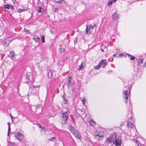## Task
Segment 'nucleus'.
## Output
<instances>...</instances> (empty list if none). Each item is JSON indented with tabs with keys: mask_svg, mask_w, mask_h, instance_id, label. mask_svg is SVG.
Returning <instances> with one entry per match:
<instances>
[{
	"mask_svg": "<svg viewBox=\"0 0 146 146\" xmlns=\"http://www.w3.org/2000/svg\"><path fill=\"white\" fill-rule=\"evenodd\" d=\"M113 143L116 146H121V138L119 137H117L115 133L113 134Z\"/></svg>",
	"mask_w": 146,
	"mask_h": 146,
	"instance_id": "f257e3e1",
	"label": "nucleus"
},
{
	"mask_svg": "<svg viewBox=\"0 0 146 146\" xmlns=\"http://www.w3.org/2000/svg\"><path fill=\"white\" fill-rule=\"evenodd\" d=\"M68 115L69 113L67 111L63 112L62 116L61 118V122L62 124H65L67 123Z\"/></svg>",
	"mask_w": 146,
	"mask_h": 146,
	"instance_id": "f03ea898",
	"label": "nucleus"
},
{
	"mask_svg": "<svg viewBox=\"0 0 146 146\" xmlns=\"http://www.w3.org/2000/svg\"><path fill=\"white\" fill-rule=\"evenodd\" d=\"M94 28V26L92 25H90L89 26L86 25V33L90 35L92 32Z\"/></svg>",
	"mask_w": 146,
	"mask_h": 146,
	"instance_id": "7ed1b4c3",
	"label": "nucleus"
},
{
	"mask_svg": "<svg viewBox=\"0 0 146 146\" xmlns=\"http://www.w3.org/2000/svg\"><path fill=\"white\" fill-rule=\"evenodd\" d=\"M13 39L11 37H9L5 39L3 42V45L7 46L8 44Z\"/></svg>",
	"mask_w": 146,
	"mask_h": 146,
	"instance_id": "20e7f679",
	"label": "nucleus"
},
{
	"mask_svg": "<svg viewBox=\"0 0 146 146\" xmlns=\"http://www.w3.org/2000/svg\"><path fill=\"white\" fill-rule=\"evenodd\" d=\"M16 138L20 141H21L23 138V136L19 132H17L15 135Z\"/></svg>",
	"mask_w": 146,
	"mask_h": 146,
	"instance_id": "39448f33",
	"label": "nucleus"
},
{
	"mask_svg": "<svg viewBox=\"0 0 146 146\" xmlns=\"http://www.w3.org/2000/svg\"><path fill=\"white\" fill-rule=\"evenodd\" d=\"M130 94L128 93L127 90H123V96L125 100H128V97Z\"/></svg>",
	"mask_w": 146,
	"mask_h": 146,
	"instance_id": "423d86ee",
	"label": "nucleus"
},
{
	"mask_svg": "<svg viewBox=\"0 0 146 146\" xmlns=\"http://www.w3.org/2000/svg\"><path fill=\"white\" fill-rule=\"evenodd\" d=\"M5 9H11L13 10L14 9V7L13 5H11L10 4H7L3 5Z\"/></svg>",
	"mask_w": 146,
	"mask_h": 146,
	"instance_id": "0eeeda50",
	"label": "nucleus"
},
{
	"mask_svg": "<svg viewBox=\"0 0 146 146\" xmlns=\"http://www.w3.org/2000/svg\"><path fill=\"white\" fill-rule=\"evenodd\" d=\"M72 133L78 139H80L81 136L79 134L78 132L77 131L75 130L72 132Z\"/></svg>",
	"mask_w": 146,
	"mask_h": 146,
	"instance_id": "6e6552de",
	"label": "nucleus"
},
{
	"mask_svg": "<svg viewBox=\"0 0 146 146\" xmlns=\"http://www.w3.org/2000/svg\"><path fill=\"white\" fill-rule=\"evenodd\" d=\"M106 142H107L109 143H111L113 142V135L112 136H110L108 138L106 141Z\"/></svg>",
	"mask_w": 146,
	"mask_h": 146,
	"instance_id": "1a4fd4ad",
	"label": "nucleus"
},
{
	"mask_svg": "<svg viewBox=\"0 0 146 146\" xmlns=\"http://www.w3.org/2000/svg\"><path fill=\"white\" fill-rule=\"evenodd\" d=\"M118 17V15L116 12L113 15L112 19L113 20H116Z\"/></svg>",
	"mask_w": 146,
	"mask_h": 146,
	"instance_id": "9d476101",
	"label": "nucleus"
},
{
	"mask_svg": "<svg viewBox=\"0 0 146 146\" xmlns=\"http://www.w3.org/2000/svg\"><path fill=\"white\" fill-rule=\"evenodd\" d=\"M117 1V0H109L107 4V6L109 7L113 3H115Z\"/></svg>",
	"mask_w": 146,
	"mask_h": 146,
	"instance_id": "9b49d317",
	"label": "nucleus"
},
{
	"mask_svg": "<svg viewBox=\"0 0 146 146\" xmlns=\"http://www.w3.org/2000/svg\"><path fill=\"white\" fill-rule=\"evenodd\" d=\"M15 55V54L14 51H12L10 52L9 57L12 60Z\"/></svg>",
	"mask_w": 146,
	"mask_h": 146,
	"instance_id": "f8f14e48",
	"label": "nucleus"
},
{
	"mask_svg": "<svg viewBox=\"0 0 146 146\" xmlns=\"http://www.w3.org/2000/svg\"><path fill=\"white\" fill-rule=\"evenodd\" d=\"M101 65L103 68H104L107 65V63L104 60H102L101 63Z\"/></svg>",
	"mask_w": 146,
	"mask_h": 146,
	"instance_id": "ddd939ff",
	"label": "nucleus"
},
{
	"mask_svg": "<svg viewBox=\"0 0 146 146\" xmlns=\"http://www.w3.org/2000/svg\"><path fill=\"white\" fill-rule=\"evenodd\" d=\"M127 54V55L128 57L129 58L130 60H133L135 58V56H132L131 55V54H128V53Z\"/></svg>",
	"mask_w": 146,
	"mask_h": 146,
	"instance_id": "4468645a",
	"label": "nucleus"
},
{
	"mask_svg": "<svg viewBox=\"0 0 146 146\" xmlns=\"http://www.w3.org/2000/svg\"><path fill=\"white\" fill-rule=\"evenodd\" d=\"M127 126L129 128L131 129L133 128V125L131 122H129L128 123Z\"/></svg>",
	"mask_w": 146,
	"mask_h": 146,
	"instance_id": "2eb2a0df",
	"label": "nucleus"
},
{
	"mask_svg": "<svg viewBox=\"0 0 146 146\" xmlns=\"http://www.w3.org/2000/svg\"><path fill=\"white\" fill-rule=\"evenodd\" d=\"M72 79V77H69L68 78V84H67V86L68 87H70L71 86V85L70 84V83L71 82V80Z\"/></svg>",
	"mask_w": 146,
	"mask_h": 146,
	"instance_id": "dca6fc26",
	"label": "nucleus"
},
{
	"mask_svg": "<svg viewBox=\"0 0 146 146\" xmlns=\"http://www.w3.org/2000/svg\"><path fill=\"white\" fill-rule=\"evenodd\" d=\"M33 39L36 42H38L39 40V38L37 35L34 36Z\"/></svg>",
	"mask_w": 146,
	"mask_h": 146,
	"instance_id": "f3484780",
	"label": "nucleus"
},
{
	"mask_svg": "<svg viewBox=\"0 0 146 146\" xmlns=\"http://www.w3.org/2000/svg\"><path fill=\"white\" fill-rule=\"evenodd\" d=\"M90 123L91 125L93 126H95L96 125V123L93 120H91L90 122Z\"/></svg>",
	"mask_w": 146,
	"mask_h": 146,
	"instance_id": "a211bd4d",
	"label": "nucleus"
},
{
	"mask_svg": "<svg viewBox=\"0 0 146 146\" xmlns=\"http://www.w3.org/2000/svg\"><path fill=\"white\" fill-rule=\"evenodd\" d=\"M38 8L39 9L38 10V13H42L44 11V10L40 7H38Z\"/></svg>",
	"mask_w": 146,
	"mask_h": 146,
	"instance_id": "6ab92c4d",
	"label": "nucleus"
},
{
	"mask_svg": "<svg viewBox=\"0 0 146 146\" xmlns=\"http://www.w3.org/2000/svg\"><path fill=\"white\" fill-rule=\"evenodd\" d=\"M30 76H29L28 75H27V76L26 77V82L27 83L29 82L30 81Z\"/></svg>",
	"mask_w": 146,
	"mask_h": 146,
	"instance_id": "aec40b11",
	"label": "nucleus"
},
{
	"mask_svg": "<svg viewBox=\"0 0 146 146\" xmlns=\"http://www.w3.org/2000/svg\"><path fill=\"white\" fill-rule=\"evenodd\" d=\"M96 139H99V138L102 137H103V135H100V133L98 134H97L96 136Z\"/></svg>",
	"mask_w": 146,
	"mask_h": 146,
	"instance_id": "412c9836",
	"label": "nucleus"
},
{
	"mask_svg": "<svg viewBox=\"0 0 146 146\" xmlns=\"http://www.w3.org/2000/svg\"><path fill=\"white\" fill-rule=\"evenodd\" d=\"M41 41L42 43H44L45 42L44 37L43 35L41 36Z\"/></svg>",
	"mask_w": 146,
	"mask_h": 146,
	"instance_id": "4be33fe9",
	"label": "nucleus"
},
{
	"mask_svg": "<svg viewBox=\"0 0 146 146\" xmlns=\"http://www.w3.org/2000/svg\"><path fill=\"white\" fill-rule=\"evenodd\" d=\"M59 50L61 53L64 52L65 50V49L63 48H59Z\"/></svg>",
	"mask_w": 146,
	"mask_h": 146,
	"instance_id": "5701e85b",
	"label": "nucleus"
},
{
	"mask_svg": "<svg viewBox=\"0 0 146 146\" xmlns=\"http://www.w3.org/2000/svg\"><path fill=\"white\" fill-rule=\"evenodd\" d=\"M83 67V63L82 62L81 64L78 66V70H81L82 68Z\"/></svg>",
	"mask_w": 146,
	"mask_h": 146,
	"instance_id": "b1692460",
	"label": "nucleus"
},
{
	"mask_svg": "<svg viewBox=\"0 0 146 146\" xmlns=\"http://www.w3.org/2000/svg\"><path fill=\"white\" fill-rule=\"evenodd\" d=\"M105 46L104 45V44H102L101 45V48L104 49L105 51H107V48L106 47H105Z\"/></svg>",
	"mask_w": 146,
	"mask_h": 146,
	"instance_id": "393cba45",
	"label": "nucleus"
},
{
	"mask_svg": "<svg viewBox=\"0 0 146 146\" xmlns=\"http://www.w3.org/2000/svg\"><path fill=\"white\" fill-rule=\"evenodd\" d=\"M8 145L10 146H13L14 144L11 142H8Z\"/></svg>",
	"mask_w": 146,
	"mask_h": 146,
	"instance_id": "a878e982",
	"label": "nucleus"
},
{
	"mask_svg": "<svg viewBox=\"0 0 146 146\" xmlns=\"http://www.w3.org/2000/svg\"><path fill=\"white\" fill-rule=\"evenodd\" d=\"M143 59H140L139 60L138 63L139 64H141L143 63Z\"/></svg>",
	"mask_w": 146,
	"mask_h": 146,
	"instance_id": "bb28decb",
	"label": "nucleus"
},
{
	"mask_svg": "<svg viewBox=\"0 0 146 146\" xmlns=\"http://www.w3.org/2000/svg\"><path fill=\"white\" fill-rule=\"evenodd\" d=\"M7 124L8 125V129H9V131H11V127H10V125H11V124L9 122H8L7 123Z\"/></svg>",
	"mask_w": 146,
	"mask_h": 146,
	"instance_id": "cd10ccee",
	"label": "nucleus"
},
{
	"mask_svg": "<svg viewBox=\"0 0 146 146\" xmlns=\"http://www.w3.org/2000/svg\"><path fill=\"white\" fill-rule=\"evenodd\" d=\"M70 130L72 133V132L76 130L74 129L72 127L70 128Z\"/></svg>",
	"mask_w": 146,
	"mask_h": 146,
	"instance_id": "c85d7f7f",
	"label": "nucleus"
},
{
	"mask_svg": "<svg viewBox=\"0 0 146 146\" xmlns=\"http://www.w3.org/2000/svg\"><path fill=\"white\" fill-rule=\"evenodd\" d=\"M100 68V66L99 65H98L97 66H96L94 67V68L96 69H99Z\"/></svg>",
	"mask_w": 146,
	"mask_h": 146,
	"instance_id": "c756f323",
	"label": "nucleus"
},
{
	"mask_svg": "<svg viewBox=\"0 0 146 146\" xmlns=\"http://www.w3.org/2000/svg\"><path fill=\"white\" fill-rule=\"evenodd\" d=\"M136 143L137 144L138 146H141V145L139 143L137 140H136Z\"/></svg>",
	"mask_w": 146,
	"mask_h": 146,
	"instance_id": "7c9ffc66",
	"label": "nucleus"
},
{
	"mask_svg": "<svg viewBox=\"0 0 146 146\" xmlns=\"http://www.w3.org/2000/svg\"><path fill=\"white\" fill-rule=\"evenodd\" d=\"M63 2V1L61 0H60V1H56V3H58V4H60V3H62Z\"/></svg>",
	"mask_w": 146,
	"mask_h": 146,
	"instance_id": "2f4dec72",
	"label": "nucleus"
},
{
	"mask_svg": "<svg viewBox=\"0 0 146 146\" xmlns=\"http://www.w3.org/2000/svg\"><path fill=\"white\" fill-rule=\"evenodd\" d=\"M85 99H83L82 100V102L84 105V104H85Z\"/></svg>",
	"mask_w": 146,
	"mask_h": 146,
	"instance_id": "473e14b6",
	"label": "nucleus"
},
{
	"mask_svg": "<svg viewBox=\"0 0 146 146\" xmlns=\"http://www.w3.org/2000/svg\"><path fill=\"white\" fill-rule=\"evenodd\" d=\"M55 139V138L54 137H52L51 138H50L49 139V140H50L51 141H53V140Z\"/></svg>",
	"mask_w": 146,
	"mask_h": 146,
	"instance_id": "72a5a7b5",
	"label": "nucleus"
},
{
	"mask_svg": "<svg viewBox=\"0 0 146 146\" xmlns=\"http://www.w3.org/2000/svg\"><path fill=\"white\" fill-rule=\"evenodd\" d=\"M36 125L39 127L42 128V127L40 125L39 123H36Z\"/></svg>",
	"mask_w": 146,
	"mask_h": 146,
	"instance_id": "f704fd0d",
	"label": "nucleus"
},
{
	"mask_svg": "<svg viewBox=\"0 0 146 146\" xmlns=\"http://www.w3.org/2000/svg\"><path fill=\"white\" fill-rule=\"evenodd\" d=\"M22 12V9H19L18 10V12L19 13H21Z\"/></svg>",
	"mask_w": 146,
	"mask_h": 146,
	"instance_id": "c9c22d12",
	"label": "nucleus"
},
{
	"mask_svg": "<svg viewBox=\"0 0 146 146\" xmlns=\"http://www.w3.org/2000/svg\"><path fill=\"white\" fill-rule=\"evenodd\" d=\"M10 115L11 118V119L12 121V122H13L14 121L13 120V117L12 116V115L11 114H10Z\"/></svg>",
	"mask_w": 146,
	"mask_h": 146,
	"instance_id": "e433bc0d",
	"label": "nucleus"
},
{
	"mask_svg": "<svg viewBox=\"0 0 146 146\" xmlns=\"http://www.w3.org/2000/svg\"><path fill=\"white\" fill-rule=\"evenodd\" d=\"M62 98L63 99V100L65 101L66 102V98L64 97H63Z\"/></svg>",
	"mask_w": 146,
	"mask_h": 146,
	"instance_id": "4c0bfd02",
	"label": "nucleus"
},
{
	"mask_svg": "<svg viewBox=\"0 0 146 146\" xmlns=\"http://www.w3.org/2000/svg\"><path fill=\"white\" fill-rule=\"evenodd\" d=\"M76 40L74 41V43L75 44L76 43H77V38H75Z\"/></svg>",
	"mask_w": 146,
	"mask_h": 146,
	"instance_id": "58836bf2",
	"label": "nucleus"
},
{
	"mask_svg": "<svg viewBox=\"0 0 146 146\" xmlns=\"http://www.w3.org/2000/svg\"><path fill=\"white\" fill-rule=\"evenodd\" d=\"M10 131H9V129H8V131L7 133V136H8L9 135V132H10Z\"/></svg>",
	"mask_w": 146,
	"mask_h": 146,
	"instance_id": "ea45409f",
	"label": "nucleus"
},
{
	"mask_svg": "<svg viewBox=\"0 0 146 146\" xmlns=\"http://www.w3.org/2000/svg\"><path fill=\"white\" fill-rule=\"evenodd\" d=\"M25 30L26 31L27 33H29V30H26V29H25Z\"/></svg>",
	"mask_w": 146,
	"mask_h": 146,
	"instance_id": "a19ab883",
	"label": "nucleus"
},
{
	"mask_svg": "<svg viewBox=\"0 0 146 146\" xmlns=\"http://www.w3.org/2000/svg\"><path fill=\"white\" fill-rule=\"evenodd\" d=\"M101 50L103 52H104V49H103V48H101Z\"/></svg>",
	"mask_w": 146,
	"mask_h": 146,
	"instance_id": "79ce46f5",
	"label": "nucleus"
},
{
	"mask_svg": "<svg viewBox=\"0 0 146 146\" xmlns=\"http://www.w3.org/2000/svg\"><path fill=\"white\" fill-rule=\"evenodd\" d=\"M22 12L23 11H26V10L25 9H22Z\"/></svg>",
	"mask_w": 146,
	"mask_h": 146,
	"instance_id": "37998d69",
	"label": "nucleus"
},
{
	"mask_svg": "<svg viewBox=\"0 0 146 146\" xmlns=\"http://www.w3.org/2000/svg\"><path fill=\"white\" fill-rule=\"evenodd\" d=\"M129 114L128 115V118H129L131 119V118H132V116H131V117H129Z\"/></svg>",
	"mask_w": 146,
	"mask_h": 146,
	"instance_id": "c03bdc74",
	"label": "nucleus"
},
{
	"mask_svg": "<svg viewBox=\"0 0 146 146\" xmlns=\"http://www.w3.org/2000/svg\"><path fill=\"white\" fill-rule=\"evenodd\" d=\"M36 87H37L36 86H33V87L34 88H36Z\"/></svg>",
	"mask_w": 146,
	"mask_h": 146,
	"instance_id": "a18cd8bd",
	"label": "nucleus"
},
{
	"mask_svg": "<svg viewBox=\"0 0 146 146\" xmlns=\"http://www.w3.org/2000/svg\"><path fill=\"white\" fill-rule=\"evenodd\" d=\"M116 55V54H115L113 55V56H115Z\"/></svg>",
	"mask_w": 146,
	"mask_h": 146,
	"instance_id": "49530a36",
	"label": "nucleus"
},
{
	"mask_svg": "<svg viewBox=\"0 0 146 146\" xmlns=\"http://www.w3.org/2000/svg\"><path fill=\"white\" fill-rule=\"evenodd\" d=\"M38 106V108H40V105H39Z\"/></svg>",
	"mask_w": 146,
	"mask_h": 146,
	"instance_id": "de8ad7c7",
	"label": "nucleus"
},
{
	"mask_svg": "<svg viewBox=\"0 0 146 146\" xmlns=\"http://www.w3.org/2000/svg\"><path fill=\"white\" fill-rule=\"evenodd\" d=\"M125 102H126V103L127 104V100H125Z\"/></svg>",
	"mask_w": 146,
	"mask_h": 146,
	"instance_id": "09e8293b",
	"label": "nucleus"
},
{
	"mask_svg": "<svg viewBox=\"0 0 146 146\" xmlns=\"http://www.w3.org/2000/svg\"><path fill=\"white\" fill-rule=\"evenodd\" d=\"M13 120L14 121V118H13Z\"/></svg>",
	"mask_w": 146,
	"mask_h": 146,
	"instance_id": "8fccbe9b",
	"label": "nucleus"
},
{
	"mask_svg": "<svg viewBox=\"0 0 146 146\" xmlns=\"http://www.w3.org/2000/svg\"><path fill=\"white\" fill-rule=\"evenodd\" d=\"M38 106H37V107H36V109H38Z\"/></svg>",
	"mask_w": 146,
	"mask_h": 146,
	"instance_id": "3c124183",
	"label": "nucleus"
},
{
	"mask_svg": "<svg viewBox=\"0 0 146 146\" xmlns=\"http://www.w3.org/2000/svg\"><path fill=\"white\" fill-rule=\"evenodd\" d=\"M52 33H53V32L52 31Z\"/></svg>",
	"mask_w": 146,
	"mask_h": 146,
	"instance_id": "603ef678",
	"label": "nucleus"
}]
</instances>
